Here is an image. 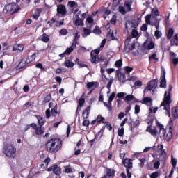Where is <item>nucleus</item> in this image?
<instances>
[{
	"mask_svg": "<svg viewBox=\"0 0 178 178\" xmlns=\"http://www.w3.org/2000/svg\"><path fill=\"white\" fill-rule=\"evenodd\" d=\"M63 141L59 138H51L44 144V149L49 154H56L62 149Z\"/></svg>",
	"mask_w": 178,
	"mask_h": 178,
	"instance_id": "1",
	"label": "nucleus"
},
{
	"mask_svg": "<svg viewBox=\"0 0 178 178\" xmlns=\"http://www.w3.org/2000/svg\"><path fill=\"white\" fill-rule=\"evenodd\" d=\"M156 126L159 127V137L161 140H165L167 143H169L173 138V121L169 122V125L166 127L168 129V132L166 133V129L163 124L156 122Z\"/></svg>",
	"mask_w": 178,
	"mask_h": 178,
	"instance_id": "2",
	"label": "nucleus"
},
{
	"mask_svg": "<svg viewBox=\"0 0 178 178\" xmlns=\"http://www.w3.org/2000/svg\"><path fill=\"white\" fill-rule=\"evenodd\" d=\"M173 90V86L172 85H169L168 91H165L164 93V97L163 99V102H161L160 107L166 106L165 109L169 111V106L172 104V95L170 92Z\"/></svg>",
	"mask_w": 178,
	"mask_h": 178,
	"instance_id": "3",
	"label": "nucleus"
},
{
	"mask_svg": "<svg viewBox=\"0 0 178 178\" xmlns=\"http://www.w3.org/2000/svg\"><path fill=\"white\" fill-rule=\"evenodd\" d=\"M3 152L8 158H12L15 159L17 156L16 147L10 143H7L3 147Z\"/></svg>",
	"mask_w": 178,
	"mask_h": 178,
	"instance_id": "4",
	"label": "nucleus"
},
{
	"mask_svg": "<svg viewBox=\"0 0 178 178\" xmlns=\"http://www.w3.org/2000/svg\"><path fill=\"white\" fill-rule=\"evenodd\" d=\"M22 8L17 3H10L6 4L4 6V8L3 10V13L6 15H15V13H17L19 10H20Z\"/></svg>",
	"mask_w": 178,
	"mask_h": 178,
	"instance_id": "5",
	"label": "nucleus"
},
{
	"mask_svg": "<svg viewBox=\"0 0 178 178\" xmlns=\"http://www.w3.org/2000/svg\"><path fill=\"white\" fill-rule=\"evenodd\" d=\"M158 87V79H152L147 83V86L144 89L143 92H148L155 90Z\"/></svg>",
	"mask_w": 178,
	"mask_h": 178,
	"instance_id": "6",
	"label": "nucleus"
},
{
	"mask_svg": "<svg viewBox=\"0 0 178 178\" xmlns=\"http://www.w3.org/2000/svg\"><path fill=\"white\" fill-rule=\"evenodd\" d=\"M140 36H141V34L138 33V31H137V28L136 29L134 28L131 29V35L128 36L127 38L125 40V42H131L133 38H136V40H138V38H140Z\"/></svg>",
	"mask_w": 178,
	"mask_h": 178,
	"instance_id": "7",
	"label": "nucleus"
},
{
	"mask_svg": "<svg viewBox=\"0 0 178 178\" xmlns=\"http://www.w3.org/2000/svg\"><path fill=\"white\" fill-rule=\"evenodd\" d=\"M160 88H166V71L161 67V74L160 77Z\"/></svg>",
	"mask_w": 178,
	"mask_h": 178,
	"instance_id": "8",
	"label": "nucleus"
},
{
	"mask_svg": "<svg viewBox=\"0 0 178 178\" xmlns=\"http://www.w3.org/2000/svg\"><path fill=\"white\" fill-rule=\"evenodd\" d=\"M140 23L138 22H132L130 20H127L125 23V29L127 30V33H130V30L133 29H137Z\"/></svg>",
	"mask_w": 178,
	"mask_h": 178,
	"instance_id": "9",
	"label": "nucleus"
},
{
	"mask_svg": "<svg viewBox=\"0 0 178 178\" xmlns=\"http://www.w3.org/2000/svg\"><path fill=\"white\" fill-rule=\"evenodd\" d=\"M100 72L102 74V79H104V82L105 83V84H106V81H108L106 86L108 90H111V87H112V84H113V79H109L106 77L105 74H104V73H105V70L101 68Z\"/></svg>",
	"mask_w": 178,
	"mask_h": 178,
	"instance_id": "10",
	"label": "nucleus"
},
{
	"mask_svg": "<svg viewBox=\"0 0 178 178\" xmlns=\"http://www.w3.org/2000/svg\"><path fill=\"white\" fill-rule=\"evenodd\" d=\"M47 172H53L54 175H60L62 173V168L58 166V164H54V165L47 168Z\"/></svg>",
	"mask_w": 178,
	"mask_h": 178,
	"instance_id": "11",
	"label": "nucleus"
},
{
	"mask_svg": "<svg viewBox=\"0 0 178 178\" xmlns=\"http://www.w3.org/2000/svg\"><path fill=\"white\" fill-rule=\"evenodd\" d=\"M116 76L118 77L119 82L122 83V84H124V82L127 81V79H126V74L120 72L119 70H116Z\"/></svg>",
	"mask_w": 178,
	"mask_h": 178,
	"instance_id": "12",
	"label": "nucleus"
},
{
	"mask_svg": "<svg viewBox=\"0 0 178 178\" xmlns=\"http://www.w3.org/2000/svg\"><path fill=\"white\" fill-rule=\"evenodd\" d=\"M59 15L66 16V6L63 4H60L57 6V16Z\"/></svg>",
	"mask_w": 178,
	"mask_h": 178,
	"instance_id": "13",
	"label": "nucleus"
},
{
	"mask_svg": "<svg viewBox=\"0 0 178 178\" xmlns=\"http://www.w3.org/2000/svg\"><path fill=\"white\" fill-rule=\"evenodd\" d=\"M122 163L126 169H131L133 168V160L131 159H124Z\"/></svg>",
	"mask_w": 178,
	"mask_h": 178,
	"instance_id": "14",
	"label": "nucleus"
},
{
	"mask_svg": "<svg viewBox=\"0 0 178 178\" xmlns=\"http://www.w3.org/2000/svg\"><path fill=\"white\" fill-rule=\"evenodd\" d=\"M24 49V44H15L13 46V51L14 52H16V51H17V52L20 54V52H23Z\"/></svg>",
	"mask_w": 178,
	"mask_h": 178,
	"instance_id": "15",
	"label": "nucleus"
},
{
	"mask_svg": "<svg viewBox=\"0 0 178 178\" xmlns=\"http://www.w3.org/2000/svg\"><path fill=\"white\" fill-rule=\"evenodd\" d=\"M43 162L44 163H42L40 165V169H42V170H45V169H47V168H48V165L51 163V158L49 156H47Z\"/></svg>",
	"mask_w": 178,
	"mask_h": 178,
	"instance_id": "16",
	"label": "nucleus"
},
{
	"mask_svg": "<svg viewBox=\"0 0 178 178\" xmlns=\"http://www.w3.org/2000/svg\"><path fill=\"white\" fill-rule=\"evenodd\" d=\"M30 64V61H28L27 58H24L21 60L19 65H17V69H23V67H26L27 65Z\"/></svg>",
	"mask_w": 178,
	"mask_h": 178,
	"instance_id": "17",
	"label": "nucleus"
},
{
	"mask_svg": "<svg viewBox=\"0 0 178 178\" xmlns=\"http://www.w3.org/2000/svg\"><path fill=\"white\" fill-rule=\"evenodd\" d=\"M35 117L36 118V119L38 120V123L39 126L43 127L44 124H45V122H47V120H45V118H44L40 115H35Z\"/></svg>",
	"mask_w": 178,
	"mask_h": 178,
	"instance_id": "18",
	"label": "nucleus"
},
{
	"mask_svg": "<svg viewBox=\"0 0 178 178\" xmlns=\"http://www.w3.org/2000/svg\"><path fill=\"white\" fill-rule=\"evenodd\" d=\"M35 133L36 136H42V134H44V133H45V127H40L39 125V127H37V128H35Z\"/></svg>",
	"mask_w": 178,
	"mask_h": 178,
	"instance_id": "19",
	"label": "nucleus"
},
{
	"mask_svg": "<svg viewBox=\"0 0 178 178\" xmlns=\"http://www.w3.org/2000/svg\"><path fill=\"white\" fill-rule=\"evenodd\" d=\"M146 131L147 133H150L151 135L153 136V137H156V136H158V129H152L151 126H148L147 127Z\"/></svg>",
	"mask_w": 178,
	"mask_h": 178,
	"instance_id": "20",
	"label": "nucleus"
},
{
	"mask_svg": "<svg viewBox=\"0 0 178 178\" xmlns=\"http://www.w3.org/2000/svg\"><path fill=\"white\" fill-rule=\"evenodd\" d=\"M85 103H86V99L84 98L81 97L79 99V105H78L77 109L76 111V115L79 113V112H80L81 111V108H82V106H84Z\"/></svg>",
	"mask_w": 178,
	"mask_h": 178,
	"instance_id": "21",
	"label": "nucleus"
},
{
	"mask_svg": "<svg viewBox=\"0 0 178 178\" xmlns=\"http://www.w3.org/2000/svg\"><path fill=\"white\" fill-rule=\"evenodd\" d=\"M131 5H133V1H125L124 3V7L127 12H131L133 9L131 8Z\"/></svg>",
	"mask_w": 178,
	"mask_h": 178,
	"instance_id": "22",
	"label": "nucleus"
},
{
	"mask_svg": "<svg viewBox=\"0 0 178 178\" xmlns=\"http://www.w3.org/2000/svg\"><path fill=\"white\" fill-rule=\"evenodd\" d=\"M38 40H40V41H42V42H49V35H48L47 33H44L42 35H40L38 38Z\"/></svg>",
	"mask_w": 178,
	"mask_h": 178,
	"instance_id": "23",
	"label": "nucleus"
},
{
	"mask_svg": "<svg viewBox=\"0 0 178 178\" xmlns=\"http://www.w3.org/2000/svg\"><path fill=\"white\" fill-rule=\"evenodd\" d=\"M125 44V49H127L129 52H130V51H133V49H134L136 48V42H126V40L124 42Z\"/></svg>",
	"mask_w": 178,
	"mask_h": 178,
	"instance_id": "24",
	"label": "nucleus"
},
{
	"mask_svg": "<svg viewBox=\"0 0 178 178\" xmlns=\"http://www.w3.org/2000/svg\"><path fill=\"white\" fill-rule=\"evenodd\" d=\"M170 45L171 47H178V33L175 34L173 36V38L170 40Z\"/></svg>",
	"mask_w": 178,
	"mask_h": 178,
	"instance_id": "25",
	"label": "nucleus"
},
{
	"mask_svg": "<svg viewBox=\"0 0 178 178\" xmlns=\"http://www.w3.org/2000/svg\"><path fill=\"white\" fill-rule=\"evenodd\" d=\"M90 59L91 63H94V65H97V63L99 62V57H98V55H94L92 53L90 54Z\"/></svg>",
	"mask_w": 178,
	"mask_h": 178,
	"instance_id": "26",
	"label": "nucleus"
},
{
	"mask_svg": "<svg viewBox=\"0 0 178 178\" xmlns=\"http://www.w3.org/2000/svg\"><path fill=\"white\" fill-rule=\"evenodd\" d=\"M91 111V106H88L83 112L82 116L83 119H88L90 111Z\"/></svg>",
	"mask_w": 178,
	"mask_h": 178,
	"instance_id": "27",
	"label": "nucleus"
},
{
	"mask_svg": "<svg viewBox=\"0 0 178 178\" xmlns=\"http://www.w3.org/2000/svg\"><path fill=\"white\" fill-rule=\"evenodd\" d=\"M106 176H108V177H115V173H116V171H115L112 168H106Z\"/></svg>",
	"mask_w": 178,
	"mask_h": 178,
	"instance_id": "28",
	"label": "nucleus"
},
{
	"mask_svg": "<svg viewBox=\"0 0 178 178\" xmlns=\"http://www.w3.org/2000/svg\"><path fill=\"white\" fill-rule=\"evenodd\" d=\"M124 101L126 102H130V101L134 100L135 102H138V99H136L134 97V95H127L124 98Z\"/></svg>",
	"mask_w": 178,
	"mask_h": 178,
	"instance_id": "29",
	"label": "nucleus"
},
{
	"mask_svg": "<svg viewBox=\"0 0 178 178\" xmlns=\"http://www.w3.org/2000/svg\"><path fill=\"white\" fill-rule=\"evenodd\" d=\"M74 48H76V44H72L70 47H67L66 50L64 51L65 55H70V53L74 51Z\"/></svg>",
	"mask_w": 178,
	"mask_h": 178,
	"instance_id": "30",
	"label": "nucleus"
},
{
	"mask_svg": "<svg viewBox=\"0 0 178 178\" xmlns=\"http://www.w3.org/2000/svg\"><path fill=\"white\" fill-rule=\"evenodd\" d=\"M174 34H175V29H173V28H169L166 33L167 40H170L172 37H173Z\"/></svg>",
	"mask_w": 178,
	"mask_h": 178,
	"instance_id": "31",
	"label": "nucleus"
},
{
	"mask_svg": "<svg viewBox=\"0 0 178 178\" xmlns=\"http://www.w3.org/2000/svg\"><path fill=\"white\" fill-rule=\"evenodd\" d=\"M51 114L53 118H56V115H59V112L58 111V104H56L55 106L51 108Z\"/></svg>",
	"mask_w": 178,
	"mask_h": 178,
	"instance_id": "32",
	"label": "nucleus"
},
{
	"mask_svg": "<svg viewBox=\"0 0 178 178\" xmlns=\"http://www.w3.org/2000/svg\"><path fill=\"white\" fill-rule=\"evenodd\" d=\"M144 105H148V104H152V98L149 97H143V101L141 102Z\"/></svg>",
	"mask_w": 178,
	"mask_h": 178,
	"instance_id": "33",
	"label": "nucleus"
},
{
	"mask_svg": "<svg viewBox=\"0 0 178 178\" xmlns=\"http://www.w3.org/2000/svg\"><path fill=\"white\" fill-rule=\"evenodd\" d=\"M172 115L175 119L178 118V106L172 108Z\"/></svg>",
	"mask_w": 178,
	"mask_h": 178,
	"instance_id": "34",
	"label": "nucleus"
},
{
	"mask_svg": "<svg viewBox=\"0 0 178 178\" xmlns=\"http://www.w3.org/2000/svg\"><path fill=\"white\" fill-rule=\"evenodd\" d=\"M67 6L70 8H79V4L74 1H69L67 3Z\"/></svg>",
	"mask_w": 178,
	"mask_h": 178,
	"instance_id": "35",
	"label": "nucleus"
},
{
	"mask_svg": "<svg viewBox=\"0 0 178 178\" xmlns=\"http://www.w3.org/2000/svg\"><path fill=\"white\" fill-rule=\"evenodd\" d=\"M83 30L84 33L82 35V37L83 38L87 37V35H90V34L92 33L91 29L83 28Z\"/></svg>",
	"mask_w": 178,
	"mask_h": 178,
	"instance_id": "36",
	"label": "nucleus"
},
{
	"mask_svg": "<svg viewBox=\"0 0 178 178\" xmlns=\"http://www.w3.org/2000/svg\"><path fill=\"white\" fill-rule=\"evenodd\" d=\"M64 66H65V67H73L74 63L72 62L70 60H66L64 62Z\"/></svg>",
	"mask_w": 178,
	"mask_h": 178,
	"instance_id": "37",
	"label": "nucleus"
},
{
	"mask_svg": "<svg viewBox=\"0 0 178 178\" xmlns=\"http://www.w3.org/2000/svg\"><path fill=\"white\" fill-rule=\"evenodd\" d=\"M75 64L78 65L79 67H88V65H87V64H83L79 58H76L75 60Z\"/></svg>",
	"mask_w": 178,
	"mask_h": 178,
	"instance_id": "38",
	"label": "nucleus"
},
{
	"mask_svg": "<svg viewBox=\"0 0 178 178\" xmlns=\"http://www.w3.org/2000/svg\"><path fill=\"white\" fill-rule=\"evenodd\" d=\"M124 70H125V74L130 76V72H133L134 68L130 66H126L124 67Z\"/></svg>",
	"mask_w": 178,
	"mask_h": 178,
	"instance_id": "39",
	"label": "nucleus"
},
{
	"mask_svg": "<svg viewBox=\"0 0 178 178\" xmlns=\"http://www.w3.org/2000/svg\"><path fill=\"white\" fill-rule=\"evenodd\" d=\"M51 99H52V95L51 94L47 95L43 100V104H48Z\"/></svg>",
	"mask_w": 178,
	"mask_h": 178,
	"instance_id": "40",
	"label": "nucleus"
},
{
	"mask_svg": "<svg viewBox=\"0 0 178 178\" xmlns=\"http://www.w3.org/2000/svg\"><path fill=\"white\" fill-rule=\"evenodd\" d=\"M154 36L156 38V40H159V38L162 37V32L159 30H156L154 31Z\"/></svg>",
	"mask_w": 178,
	"mask_h": 178,
	"instance_id": "41",
	"label": "nucleus"
},
{
	"mask_svg": "<svg viewBox=\"0 0 178 178\" xmlns=\"http://www.w3.org/2000/svg\"><path fill=\"white\" fill-rule=\"evenodd\" d=\"M35 55L36 54L34 53L31 56H28L27 58H26V60L29 62V63H31V62L35 60Z\"/></svg>",
	"mask_w": 178,
	"mask_h": 178,
	"instance_id": "42",
	"label": "nucleus"
},
{
	"mask_svg": "<svg viewBox=\"0 0 178 178\" xmlns=\"http://www.w3.org/2000/svg\"><path fill=\"white\" fill-rule=\"evenodd\" d=\"M74 23L75 26H84V21L83 19H75Z\"/></svg>",
	"mask_w": 178,
	"mask_h": 178,
	"instance_id": "43",
	"label": "nucleus"
},
{
	"mask_svg": "<svg viewBox=\"0 0 178 178\" xmlns=\"http://www.w3.org/2000/svg\"><path fill=\"white\" fill-rule=\"evenodd\" d=\"M105 120V118L102 117L101 115H98L96 119L97 124H99V123H102Z\"/></svg>",
	"mask_w": 178,
	"mask_h": 178,
	"instance_id": "44",
	"label": "nucleus"
},
{
	"mask_svg": "<svg viewBox=\"0 0 178 178\" xmlns=\"http://www.w3.org/2000/svg\"><path fill=\"white\" fill-rule=\"evenodd\" d=\"M103 104L106 108H108L109 112H112L113 108L112 107V102L106 104V102H103Z\"/></svg>",
	"mask_w": 178,
	"mask_h": 178,
	"instance_id": "45",
	"label": "nucleus"
},
{
	"mask_svg": "<svg viewBox=\"0 0 178 178\" xmlns=\"http://www.w3.org/2000/svg\"><path fill=\"white\" fill-rule=\"evenodd\" d=\"M151 15L150 14H148L145 16V23L146 24H149V25H151Z\"/></svg>",
	"mask_w": 178,
	"mask_h": 178,
	"instance_id": "46",
	"label": "nucleus"
},
{
	"mask_svg": "<svg viewBox=\"0 0 178 178\" xmlns=\"http://www.w3.org/2000/svg\"><path fill=\"white\" fill-rule=\"evenodd\" d=\"M103 123L104 124H106L105 127H106L107 130H109V131H112V125L111 124V123L106 121L103 122Z\"/></svg>",
	"mask_w": 178,
	"mask_h": 178,
	"instance_id": "47",
	"label": "nucleus"
},
{
	"mask_svg": "<svg viewBox=\"0 0 178 178\" xmlns=\"http://www.w3.org/2000/svg\"><path fill=\"white\" fill-rule=\"evenodd\" d=\"M118 10L120 13L122 15H126V9L124 8V7H123V6H120L118 7Z\"/></svg>",
	"mask_w": 178,
	"mask_h": 178,
	"instance_id": "48",
	"label": "nucleus"
},
{
	"mask_svg": "<svg viewBox=\"0 0 178 178\" xmlns=\"http://www.w3.org/2000/svg\"><path fill=\"white\" fill-rule=\"evenodd\" d=\"M154 48H155V43L151 40L150 42L147 44V49L151 50L154 49Z\"/></svg>",
	"mask_w": 178,
	"mask_h": 178,
	"instance_id": "49",
	"label": "nucleus"
},
{
	"mask_svg": "<svg viewBox=\"0 0 178 178\" xmlns=\"http://www.w3.org/2000/svg\"><path fill=\"white\" fill-rule=\"evenodd\" d=\"M115 92H113L108 97V104H111V102L112 103V101H113V99H115Z\"/></svg>",
	"mask_w": 178,
	"mask_h": 178,
	"instance_id": "50",
	"label": "nucleus"
},
{
	"mask_svg": "<svg viewBox=\"0 0 178 178\" xmlns=\"http://www.w3.org/2000/svg\"><path fill=\"white\" fill-rule=\"evenodd\" d=\"M92 33L94 34H101L102 31L99 27L98 26H96L95 28L93 29Z\"/></svg>",
	"mask_w": 178,
	"mask_h": 178,
	"instance_id": "51",
	"label": "nucleus"
},
{
	"mask_svg": "<svg viewBox=\"0 0 178 178\" xmlns=\"http://www.w3.org/2000/svg\"><path fill=\"white\" fill-rule=\"evenodd\" d=\"M118 134L120 137H123L124 136V128H121V129L118 130Z\"/></svg>",
	"mask_w": 178,
	"mask_h": 178,
	"instance_id": "52",
	"label": "nucleus"
},
{
	"mask_svg": "<svg viewBox=\"0 0 178 178\" xmlns=\"http://www.w3.org/2000/svg\"><path fill=\"white\" fill-rule=\"evenodd\" d=\"M115 67H122V66L123 65V61H122V60H118L115 62Z\"/></svg>",
	"mask_w": 178,
	"mask_h": 178,
	"instance_id": "53",
	"label": "nucleus"
},
{
	"mask_svg": "<svg viewBox=\"0 0 178 178\" xmlns=\"http://www.w3.org/2000/svg\"><path fill=\"white\" fill-rule=\"evenodd\" d=\"M138 159L140 161V163H139L140 168H144V165L145 163V158H142V159Z\"/></svg>",
	"mask_w": 178,
	"mask_h": 178,
	"instance_id": "54",
	"label": "nucleus"
},
{
	"mask_svg": "<svg viewBox=\"0 0 178 178\" xmlns=\"http://www.w3.org/2000/svg\"><path fill=\"white\" fill-rule=\"evenodd\" d=\"M171 164L172 165L173 168H176V165H177V160H176V159L173 158L172 156V159H171Z\"/></svg>",
	"mask_w": 178,
	"mask_h": 178,
	"instance_id": "55",
	"label": "nucleus"
},
{
	"mask_svg": "<svg viewBox=\"0 0 178 178\" xmlns=\"http://www.w3.org/2000/svg\"><path fill=\"white\" fill-rule=\"evenodd\" d=\"M152 15H154V16H159L161 15L159 13V10H158L157 8H152Z\"/></svg>",
	"mask_w": 178,
	"mask_h": 178,
	"instance_id": "56",
	"label": "nucleus"
},
{
	"mask_svg": "<svg viewBox=\"0 0 178 178\" xmlns=\"http://www.w3.org/2000/svg\"><path fill=\"white\" fill-rule=\"evenodd\" d=\"M152 59H154V60H159V58H156V53H154L149 56V60H151Z\"/></svg>",
	"mask_w": 178,
	"mask_h": 178,
	"instance_id": "57",
	"label": "nucleus"
},
{
	"mask_svg": "<svg viewBox=\"0 0 178 178\" xmlns=\"http://www.w3.org/2000/svg\"><path fill=\"white\" fill-rule=\"evenodd\" d=\"M140 122L139 121V120H136L134 124H133V127L134 129H136V127H138V126H140Z\"/></svg>",
	"mask_w": 178,
	"mask_h": 178,
	"instance_id": "58",
	"label": "nucleus"
},
{
	"mask_svg": "<svg viewBox=\"0 0 178 178\" xmlns=\"http://www.w3.org/2000/svg\"><path fill=\"white\" fill-rule=\"evenodd\" d=\"M86 86L87 88L91 89L94 86H95V82H88Z\"/></svg>",
	"mask_w": 178,
	"mask_h": 178,
	"instance_id": "59",
	"label": "nucleus"
},
{
	"mask_svg": "<svg viewBox=\"0 0 178 178\" xmlns=\"http://www.w3.org/2000/svg\"><path fill=\"white\" fill-rule=\"evenodd\" d=\"M135 115H138L140 113V105H136L135 106V111H134Z\"/></svg>",
	"mask_w": 178,
	"mask_h": 178,
	"instance_id": "60",
	"label": "nucleus"
},
{
	"mask_svg": "<svg viewBox=\"0 0 178 178\" xmlns=\"http://www.w3.org/2000/svg\"><path fill=\"white\" fill-rule=\"evenodd\" d=\"M143 82L141 81H136L134 82V87H141Z\"/></svg>",
	"mask_w": 178,
	"mask_h": 178,
	"instance_id": "61",
	"label": "nucleus"
},
{
	"mask_svg": "<svg viewBox=\"0 0 178 178\" xmlns=\"http://www.w3.org/2000/svg\"><path fill=\"white\" fill-rule=\"evenodd\" d=\"M110 23L111 24H116V15H113L112 18L110 20Z\"/></svg>",
	"mask_w": 178,
	"mask_h": 178,
	"instance_id": "62",
	"label": "nucleus"
},
{
	"mask_svg": "<svg viewBox=\"0 0 178 178\" xmlns=\"http://www.w3.org/2000/svg\"><path fill=\"white\" fill-rule=\"evenodd\" d=\"M159 173L158 172H154L150 175V178H158Z\"/></svg>",
	"mask_w": 178,
	"mask_h": 178,
	"instance_id": "63",
	"label": "nucleus"
},
{
	"mask_svg": "<svg viewBox=\"0 0 178 178\" xmlns=\"http://www.w3.org/2000/svg\"><path fill=\"white\" fill-rule=\"evenodd\" d=\"M151 26H154L156 30H159V21H156V22L151 24Z\"/></svg>",
	"mask_w": 178,
	"mask_h": 178,
	"instance_id": "64",
	"label": "nucleus"
}]
</instances>
